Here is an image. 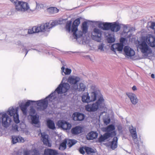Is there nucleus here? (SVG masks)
<instances>
[{
  "label": "nucleus",
  "instance_id": "6e6552de",
  "mask_svg": "<svg viewBox=\"0 0 155 155\" xmlns=\"http://www.w3.org/2000/svg\"><path fill=\"white\" fill-rule=\"evenodd\" d=\"M77 142V141L74 139H70L68 141L65 139L60 144L59 149L61 150H64L66 148V144L68 146L71 147Z\"/></svg>",
  "mask_w": 155,
  "mask_h": 155
},
{
  "label": "nucleus",
  "instance_id": "7c9ffc66",
  "mask_svg": "<svg viewBox=\"0 0 155 155\" xmlns=\"http://www.w3.org/2000/svg\"><path fill=\"white\" fill-rule=\"evenodd\" d=\"M47 12L50 14H54L58 12L59 9L55 7H51L47 9Z\"/></svg>",
  "mask_w": 155,
  "mask_h": 155
},
{
  "label": "nucleus",
  "instance_id": "6ab92c4d",
  "mask_svg": "<svg viewBox=\"0 0 155 155\" xmlns=\"http://www.w3.org/2000/svg\"><path fill=\"white\" fill-rule=\"evenodd\" d=\"M124 45L122 44L116 43L112 45L111 47V50L114 51H121L123 48Z\"/></svg>",
  "mask_w": 155,
  "mask_h": 155
},
{
  "label": "nucleus",
  "instance_id": "a211bd4d",
  "mask_svg": "<svg viewBox=\"0 0 155 155\" xmlns=\"http://www.w3.org/2000/svg\"><path fill=\"white\" fill-rule=\"evenodd\" d=\"M126 94L133 104L135 105L138 103V99L135 94L132 93L128 92L126 93Z\"/></svg>",
  "mask_w": 155,
  "mask_h": 155
},
{
  "label": "nucleus",
  "instance_id": "8fccbe9b",
  "mask_svg": "<svg viewBox=\"0 0 155 155\" xmlns=\"http://www.w3.org/2000/svg\"><path fill=\"white\" fill-rule=\"evenodd\" d=\"M126 40L125 38H120V44H122L123 45H124V43L125 41Z\"/></svg>",
  "mask_w": 155,
  "mask_h": 155
},
{
  "label": "nucleus",
  "instance_id": "473e14b6",
  "mask_svg": "<svg viewBox=\"0 0 155 155\" xmlns=\"http://www.w3.org/2000/svg\"><path fill=\"white\" fill-rule=\"evenodd\" d=\"M115 129V127L114 125L110 124L104 128L105 131L109 132L112 131Z\"/></svg>",
  "mask_w": 155,
  "mask_h": 155
},
{
  "label": "nucleus",
  "instance_id": "393cba45",
  "mask_svg": "<svg viewBox=\"0 0 155 155\" xmlns=\"http://www.w3.org/2000/svg\"><path fill=\"white\" fill-rule=\"evenodd\" d=\"M45 155H57L58 154L57 150L52 149H45Z\"/></svg>",
  "mask_w": 155,
  "mask_h": 155
},
{
  "label": "nucleus",
  "instance_id": "412c9836",
  "mask_svg": "<svg viewBox=\"0 0 155 155\" xmlns=\"http://www.w3.org/2000/svg\"><path fill=\"white\" fill-rule=\"evenodd\" d=\"M148 45L151 47H155V37L152 35H149L146 39Z\"/></svg>",
  "mask_w": 155,
  "mask_h": 155
},
{
  "label": "nucleus",
  "instance_id": "37998d69",
  "mask_svg": "<svg viewBox=\"0 0 155 155\" xmlns=\"http://www.w3.org/2000/svg\"><path fill=\"white\" fill-rule=\"evenodd\" d=\"M61 63L62 64V66L61 68V70L62 72H64V71L65 67L66 66V64L65 63V61L64 60L61 61Z\"/></svg>",
  "mask_w": 155,
  "mask_h": 155
},
{
  "label": "nucleus",
  "instance_id": "aec40b11",
  "mask_svg": "<svg viewBox=\"0 0 155 155\" xmlns=\"http://www.w3.org/2000/svg\"><path fill=\"white\" fill-rule=\"evenodd\" d=\"M42 138L43 142L44 144L48 147H51V144L50 143L48 140V135L45 132L41 133Z\"/></svg>",
  "mask_w": 155,
  "mask_h": 155
},
{
  "label": "nucleus",
  "instance_id": "f257e3e1",
  "mask_svg": "<svg viewBox=\"0 0 155 155\" xmlns=\"http://www.w3.org/2000/svg\"><path fill=\"white\" fill-rule=\"evenodd\" d=\"M65 79L64 78H63L61 83L59 85L54 92L52 93L45 99L36 101L28 100L24 105L28 107L31 104H33V103H36L38 107V110H43L45 109L47 107L48 101L52 102L56 98L57 95L56 93L58 94L64 93L66 92L70 88V85L68 83H62Z\"/></svg>",
  "mask_w": 155,
  "mask_h": 155
},
{
  "label": "nucleus",
  "instance_id": "3c124183",
  "mask_svg": "<svg viewBox=\"0 0 155 155\" xmlns=\"http://www.w3.org/2000/svg\"><path fill=\"white\" fill-rule=\"evenodd\" d=\"M103 46L102 44H100V45L98 47V49L100 50L101 51H103Z\"/></svg>",
  "mask_w": 155,
  "mask_h": 155
},
{
  "label": "nucleus",
  "instance_id": "79ce46f5",
  "mask_svg": "<svg viewBox=\"0 0 155 155\" xmlns=\"http://www.w3.org/2000/svg\"><path fill=\"white\" fill-rule=\"evenodd\" d=\"M103 121L104 124L106 125H107L110 123V118H107L104 119Z\"/></svg>",
  "mask_w": 155,
  "mask_h": 155
},
{
  "label": "nucleus",
  "instance_id": "9b49d317",
  "mask_svg": "<svg viewBox=\"0 0 155 155\" xmlns=\"http://www.w3.org/2000/svg\"><path fill=\"white\" fill-rule=\"evenodd\" d=\"M129 130L131 134L133 139L135 143L136 144L138 147H139V140H138L135 128H134L133 126L131 125L129 127Z\"/></svg>",
  "mask_w": 155,
  "mask_h": 155
},
{
  "label": "nucleus",
  "instance_id": "13d9d810",
  "mask_svg": "<svg viewBox=\"0 0 155 155\" xmlns=\"http://www.w3.org/2000/svg\"><path fill=\"white\" fill-rule=\"evenodd\" d=\"M151 77L152 78H155L154 75L153 74H152L151 75Z\"/></svg>",
  "mask_w": 155,
  "mask_h": 155
},
{
  "label": "nucleus",
  "instance_id": "49530a36",
  "mask_svg": "<svg viewBox=\"0 0 155 155\" xmlns=\"http://www.w3.org/2000/svg\"><path fill=\"white\" fill-rule=\"evenodd\" d=\"M84 148L83 147H80L79 148V151L80 152L81 154H84L85 153L84 151Z\"/></svg>",
  "mask_w": 155,
  "mask_h": 155
},
{
  "label": "nucleus",
  "instance_id": "c03bdc74",
  "mask_svg": "<svg viewBox=\"0 0 155 155\" xmlns=\"http://www.w3.org/2000/svg\"><path fill=\"white\" fill-rule=\"evenodd\" d=\"M106 140L103 135H101L99 138V141L100 142H103Z\"/></svg>",
  "mask_w": 155,
  "mask_h": 155
},
{
  "label": "nucleus",
  "instance_id": "2f4dec72",
  "mask_svg": "<svg viewBox=\"0 0 155 155\" xmlns=\"http://www.w3.org/2000/svg\"><path fill=\"white\" fill-rule=\"evenodd\" d=\"M117 140L118 139L117 137H114L111 142V148L114 150L117 147Z\"/></svg>",
  "mask_w": 155,
  "mask_h": 155
},
{
  "label": "nucleus",
  "instance_id": "c9c22d12",
  "mask_svg": "<svg viewBox=\"0 0 155 155\" xmlns=\"http://www.w3.org/2000/svg\"><path fill=\"white\" fill-rule=\"evenodd\" d=\"M111 23L104 22L103 30H108L110 29Z\"/></svg>",
  "mask_w": 155,
  "mask_h": 155
},
{
  "label": "nucleus",
  "instance_id": "4be33fe9",
  "mask_svg": "<svg viewBox=\"0 0 155 155\" xmlns=\"http://www.w3.org/2000/svg\"><path fill=\"white\" fill-rule=\"evenodd\" d=\"M73 116L74 120L81 121L84 119L85 117L84 114L79 112L74 113Z\"/></svg>",
  "mask_w": 155,
  "mask_h": 155
},
{
  "label": "nucleus",
  "instance_id": "cd10ccee",
  "mask_svg": "<svg viewBox=\"0 0 155 155\" xmlns=\"http://www.w3.org/2000/svg\"><path fill=\"white\" fill-rule=\"evenodd\" d=\"M98 136V134L96 132L92 131L89 132L87 136V140H91L96 139Z\"/></svg>",
  "mask_w": 155,
  "mask_h": 155
},
{
  "label": "nucleus",
  "instance_id": "c756f323",
  "mask_svg": "<svg viewBox=\"0 0 155 155\" xmlns=\"http://www.w3.org/2000/svg\"><path fill=\"white\" fill-rule=\"evenodd\" d=\"M48 127L50 129L54 130L55 128L54 122L51 120H48L47 121Z\"/></svg>",
  "mask_w": 155,
  "mask_h": 155
},
{
  "label": "nucleus",
  "instance_id": "20e7f679",
  "mask_svg": "<svg viewBox=\"0 0 155 155\" xmlns=\"http://www.w3.org/2000/svg\"><path fill=\"white\" fill-rule=\"evenodd\" d=\"M104 99L100 98L96 102L92 104H87L85 107L87 111L94 112L103 108L104 106Z\"/></svg>",
  "mask_w": 155,
  "mask_h": 155
},
{
  "label": "nucleus",
  "instance_id": "b1692460",
  "mask_svg": "<svg viewBox=\"0 0 155 155\" xmlns=\"http://www.w3.org/2000/svg\"><path fill=\"white\" fill-rule=\"evenodd\" d=\"M12 142L13 144L16 143L17 142L23 143L25 141L24 138L20 136H12Z\"/></svg>",
  "mask_w": 155,
  "mask_h": 155
},
{
  "label": "nucleus",
  "instance_id": "58836bf2",
  "mask_svg": "<svg viewBox=\"0 0 155 155\" xmlns=\"http://www.w3.org/2000/svg\"><path fill=\"white\" fill-rule=\"evenodd\" d=\"M84 150L88 154H91V153H94L95 152V151L94 150L88 147H84Z\"/></svg>",
  "mask_w": 155,
  "mask_h": 155
},
{
  "label": "nucleus",
  "instance_id": "4d7b16f0",
  "mask_svg": "<svg viewBox=\"0 0 155 155\" xmlns=\"http://www.w3.org/2000/svg\"><path fill=\"white\" fill-rule=\"evenodd\" d=\"M24 155H29V153L28 152L26 151L24 153Z\"/></svg>",
  "mask_w": 155,
  "mask_h": 155
},
{
  "label": "nucleus",
  "instance_id": "5701e85b",
  "mask_svg": "<svg viewBox=\"0 0 155 155\" xmlns=\"http://www.w3.org/2000/svg\"><path fill=\"white\" fill-rule=\"evenodd\" d=\"M31 124H35V127H39L40 125L38 124L39 117L36 115H31Z\"/></svg>",
  "mask_w": 155,
  "mask_h": 155
},
{
  "label": "nucleus",
  "instance_id": "052dcab7",
  "mask_svg": "<svg viewBox=\"0 0 155 155\" xmlns=\"http://www.w3.org/2000/svg\"><path fill=\"white\" fill-rule=\"evenodd\" d=\"M118 129L119 130V129H119V127H118Z\"/></svg>",
  "mask_w": 155,
  "mask_h": 155
},
{
  "label": "nucleus",
  "instance_id": "09e8293b",
  "mask_svg": "<svg viewBox=\"0 0 155 155\" xmlns=\"http://www.w3.org/2000/svg\"><path fill=\"white\" fill-rule=\"evenodd\" d=\"M150 28L153 29H154V33L155 34V23H152L151 25H150Z\"/></svg>",
  "mask_w": 155,
  "mask_h": 155
},
{
  "label": "nucleus",
  "instance_id": "423d86ee",
  "mask_svg": "<svg viewBox=\"0 0 155 155\" xmlns=\"http://www.w3.org/2000/svg\"><path fill=\"white\" fill-rule=\"evenodd\" d=\"M139 48L141 52L143 54L144 57H149L150 55L152 53V50L145 41H142L139 44Z\"/></svg>",
  "mask_w": 155,
  "mask_h": 155
},
{
  "label": "nucleus",
  "instance_id": "f8f14e48",
  "mask_svg": "<svg viewBox=\"0 0 155 155\" xmlns=\"http://www.w3.org/2000/svg\"><path fill=\"white\" fill-rule=\"evenodd\" d=\"M89 95L91 102L95 101L97 99H98V100L101 97L102 98V99H104L103 95L100 91H92L90 93Z\"/></svg>",
  "mask_w": 155,
  "mask_h": 155
},
{
  "label": "nucleus",
  "instance_id": "a878e982",
  "mask_svg": "<svg viewBox=\"0 0 155 155\" xmlns=\"http://www.w3.org/2000/svg\"><path fill=\"white\" fill-rule=\"evenodd\" d=\"M120 28V26L118 24L115 22L111 23L110 29L111 31L116 32H117L119 31Z\"/></svg>",
  "mask_w": 155,
  "mask_h": 155
},
{
  "label": "nucleus",
  "instance_id": "0eeeda50",
  "mask_svg": "<svg viewBox=\"0 0 155 155\" xmlns=\"http://www.w3.org/2000/svg\"><path fill=\"white\" fill-rule=\"evenodd\" d=\"M18 107L14 108L13 107H10L7 111V113L8 114L11 116H13L14 121L16 124H18L20 122L19 115L18 113Z\"/></svg>",
  "mask_w": 155,
  "mask_h": 155
},
{
  "label": "nucleus",
  "instance_id": "9d476101",
  "mask_svg": "<svg viewBox=\"0 0 155 155\" xmlns=\"http://www.w3.org/2000/svg\"><path fill=\"white\" fill-rule=\"evenodd\" d=\"M1 118L2 125L5 127H8L12 121V120L7 114L6 113L3 114Z\"/></svg>",
  "mask_w": 155,
  "mask_h": 155
},
{
  "label": "nucleus",
  "instance_id": "c85d7f7f",
  "mask_svg": "<svg viewBox=\"0 0 155 155\" xmlns=\"http://www.w3.org/2000/svg\"><path fill=\"white\" fill-rule=\"evenodd\" d=\"M82 128L80 126H76L72 128L71 130L72 134H78L81 133Z\"/></svg>",
  "mask_w": 155,
  "mask_h": 155
},
{
  "label": "nucleus",
  "instance_id": "603ef678",
  "mask_svg": "<svg viewBox=\"0 0 155 155\" xmlns=\"http://www.w3.org/2000/svg\"><path fill=\"white\" fill-rule=\"evenodd\" d=\"M30 112L31 113H32L33 114H34L35 113V111L34 109L31 108L30 109Z\"/></svg>",
  "mask_w": 155,
  "mask_h": 155
},
{
  "label": "nucleus",
  "instance_id": "4468645a",
  "mask_svg": "<svg viewBox=\"0 0 155 155\" xmlns=\"http://www.w3.org/2000/svg\"><path fill=\"white\" fill-rule=\"evenodd\" d=\"M58 125L59 127L66 130L70 129L71 127V124L63 120H59L58 122Z\"/></svg>",
  "mask_w": 155,
  "mask_h": 155
},
{
  "label": "nucleus",
  "instance_id": "4c0bfd02",
  "mask_svg": "<svg viewBox=\"0 0 155 155\" xmlns=\"http://www.w3.org/2000/svg\"><path fill=\"white\" fill-rule=\"evenodd\" d=\"M20 107L21 108V109L22 111L23 114L24 115H26L27 112V107L22 104H21L20 105Z\"/></svg>",
  "mask_w": 155,
  "mask_h": 155
},
{
  "label": "nucleus",
  "instance_id": "5fc2aeb1",
  "mask_svg": "<svg viewBox=\"0 0 155 155\" xmlns=\"http://www.w3.org/2000/svg\"><path fill=\"white\" fill-rule=\"evenodd\" d=\"M132 89L133 91H135L137 90V87L135 86H134L132 88Z\"/></svg>",
  "mask_w": 155,
  "mask_h": 155
},
{
  "label": "nucleus",
  "instance_id": "bb28decb",
  "mask_svg": "<svg viewBox=\"0 0 155 155\" xmlns=\"http://www.w3.org/2000/svg\"><path fill=\"white\" fill-rule=\"evenodd\" d=\"M82 101L84 103H89L91 102L90 95L88 92L85 93L82 96Z\"/></svg>",
  "mask_w": 155,
  "mask_h": 155
},
{
  "label": "nucleus",
  "instance_id": "6e6d98bb",
  "mask_svg": "<svg viewBox=\"0 0 155 155\" xmlns=\"http://www.w3.org/2000/svg\"><path fill=\"white\" fill-rule=\"evenodd\" d=\"M23 51H25L26 54H25V56L28 53V51L27 50V49H23Z\"/></svg>",
  "mask_w": 155,
  "mask_h": 155
},
{
  "label": "nucleus",
  "instance_id": "bf43d9fd",
  "mask_svg": "<svg viewBox=\"0 0 155 155\" xmlns=\"http://www.w3.org/2000/svg\"><path fill=\"white\" fill-rule=\"evenodd\" d=\"M1 117H0V124H1Z\"/></svg>",
  "mask_w": 155,
  "mask_h": 155
},
{
  "label": "nucleus",
  "instance_id": "f03ea898",
  "mask_svg": "<svg viewBox=\"0 0 155 155\" xmlns=\"http://www.w3.org/2000/svg\"><path fill=\"white\" fill-rule=\"evenodd\" d=\"M80 24V19L78 18L73 22L71 28L73 35L75 39H78L80 38L82 40V42L85 41L87 39L86 34L87 33L88 27L87 23L85 21L82 24V31H78V28Z\"/></svg>",
  "mask_w": 155,
  "mask_h": 155
},
{
  "label": "nucleus",
  "instance_id": "a19ab883",
  "mask_svg": "<svg viewBox=\"0 0 155 155\" xmlns=\"http://www.w3.org/2000/svg\"><path fill=\"white\" fill-rule=\"evenodd\" d=\"M71 21H68L66 25V30L68 32H70L71 31Z\"/></svg>",
  "mask_w": 155,
  "mask_h": 155
},
{
  "label": "nucleus",
  "instance_id": "dca6fc26",
  "mask_svg": "<svg viewBox=\"0 0 155 155\" xmlns=\"http://www.w3.org/2000/svg\"><path fill=\"white\" fill-rule=\"evenodd\" d=\"M127 25H124L123 26V35L126 38H130L133 34V31L130 29H128Z\"/></svg>",
  "mask_w": 155,
  "mask_h": 155
},
{
  "label": "nucleus",
  "instance_id": "7ed1b4c3",
  "mask_svg": "<svg viewBox=\"0 0 155 155\" xmlns=\"http://www.w3.org/2000/svg\"><path fill=\"white\" fill-rule=\"evenodd\" d=\"M10 1L14 5L16 10L18 12H24L29 10L33 12L36 9H39V5L36 2H34L33 5L30 7L28 4L26 2L18 0H10Z\"/></svg>",
  "mask_w": 155,
  "mask_h": 155
},
{
  "label": "nucleus",
  "instance_id": "de8ad7c7",
  "mask_svg": "<svg viewBox=\"0 0 155 155\" xmlns=\"http://www.w3.org/2000/svg\"><path fill=\"white\" fill-rule=\"evenodd\" d=\"M28 34H32L35 33L34 30L33 29V27L32 29H29L28 30Z\"/></svg>",
  "mask_w": 155,
  "mask_h": 155
},
{
  "label": "nucleus",
  "instance_id": "ddd939ff",
  "mask_svg": "<svg viewBox=\"0 0 155 155\" xmlns=\"http://www.w3.org/2000/svg\"><path fill=\"white\" fill-rule=\"evenodd\" d=\"M124 55L127 58L133 56L135 54V51L133 49L128 46H125L124 48Z\"/></svg>",
  "mask_w": 155,
  "mask_h": 155
},
{
  "label": "nucleus",
  "instance_id": "f3484780",
  "mask_svg": "<svg viewBox=\"0 0 155 155\" xmlns=\"http://www.w3.org/2000/svg\"><path fill=\"white\" fill-rule=\"evenodd\" d=\"M72 88L75 91H78L80 92H82L85 91L86 86L85 84L83 83H80L76 85H73Z\"/></svg>",
  "mask_w": 155,
  "mask_h": 155
},
{
  "label": "nucleus",
  "instance_id": "1a4fd4ad",
  "mask_svg": "<svg viewBox=\"0 0 155 155\" xmlns=\"http://www.w3.org/2000/svg\"><path fill=\"white\" fill-rule=\"evenodd\" d=\"M101 31L97 28L94 29L92 32V38L93 40L100 42L101 40Z\"/></svg>",
  "mask_w": 155,
  "mask_h": 155
},
{
  "label": "nucleus",
  "instance_id": "2eb2a0df",
  "mask_svg": "<svg viewBox=\"0 0 155 155\" xmlns=\"http://www.w3.org/2000/svg\"><path fill=\"white\" fill-rule=\"evenodd\" d=\"M81 81V78L77 76H70L68 79V82L73 85H76L77 83Z\"/></svg>",
  "mask_w": 155,
  "mask_h": 155
},
{
  "label": "nucleus",
  "instance_id": "e433bc0d",
  "mask_svg": "<svg viewBox=\"0 0 155 155\" xmlns=\"http://www.w3.org/2000/svg\"><path fill=\"white\" fill-rule=\"evenodd\" d=\"M71 69L68 68H64V72H62L61 71V72L62 74L63 75H64V74L66 75H69L70 74L71 72Z\"/></svg>",
  "mask_w": 155,
  "mask_h": 155
},
{
  "label": "nucleus",
  "instance_id": "39448f33",
  "mask_svg": "<svg viewBox=\"0 0 155 155\" xmlns=\"http://www.w3.org/2000/svg\"><path fill=\"white\" fill-rule=\"evenodd\" d=\"M57 25L56 21L52 22L51 23H46L41 24L40 26H34L33 29L35 33H38L41 31H48L49 29Z\"/></svg>",
  "mask_w": 155,
  "mask_h": 155
},
{
  "label": "nucleus",
  "instance_id": "f704fd0d",
  "mask_svg": "<svg viewBox=\"0 0 155 155\" xmlns=\"http://www.w3.org/2000/svg\"><path fill=\"white\" fill-rule=\"evenodd\" d=\"M107 41L108 43H112L115 41V38L113 35L109 34L107 38Z\"/></svg>",
  "mask_w": 155,
  "mask_h": 155
},
{
  "label": "nucleus",
  "instance_id": "864d4df0",
  "mask_svg": "<svg viewBox=\"0 0 155 155\" xmlns=\"http://www.w3.org/2000/svg\"><path fill=\"white\" fill-rule=\"evenodd\" d=\"M38 7H39V8H42L43 7V5L42 4H38Z\"/></svg>",
  "mask_w": 155,
  "mask_h": 155
},
{
  "label": "nucleus",
  "instance_id": "72a5a7b5",
  "mask_svg": "<svg viewBox=\"0 0 155 155\" xmlns=\"http://www.w3.org/2000/svg\"><path fill=\"white\" fill-rule=\"evenodd\" d=\"M116 133L115 131L114 132H107L104 134L103 135L104 136V137L105 139L106 140L108 139L110 137H112L113 136L115 135Z\"/></svg>",
  "mask_w": 155,
  "mask_h": 155
},
{
  "label": "nucleus",
  "instance_id": "ea45409f",
  "mask_svg": "<svg viewBox=\"0 0 155 155\" xmlns=\"http://www.w3.org/2000/svg\"><path fill=\"white\" fill-rule=\"evenodd\" d=\"M94 23L98 26L99 28H101L102 30L103 29L104 22L96 21H94Z\"/></svg>",
  "mask_w": 155,
  "mask_h": 155
},
{
  "label": "nucleus",
  "instance_id": "a18cd8bd",
  "mask_svg": "<svg viewBox=\"0 0 155 155\" xmlns=\"http://www.w3.org/2000/svg\"><path fill=\"white\" fill-rule=\"evenodd\" d=\"M91 89L93 90V91H99L98 90H97V88L96 86L95 85H92L91 87Z\"/></svg>",
  "mask_w": 155,
  "mask_h": 155
}]
</instances>
